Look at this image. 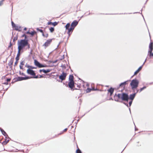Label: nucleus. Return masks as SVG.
I'll return each instance as SVG.
<instances>
[{
  "instance_id": "nucleus-1",
  "label": "nucleus",
  "mask_w": 153,
  "mask_h": 153,
  "mask_svg": "<svg viewBox=\"0 0 153 153\" xmlns=\"http://www.w3.org/2000/svg\"><path fill=\"white\" fill-rule=\"evenodd\" d=\"M117 97L119 99H121L123 101H128L129 99L128 95L126 93H123L122 94H118L117 95L115 94L114 96V100L115 101H118L119 100L118 99H116V97Z\"/></svg>"
},
{
  "instance_id": "nucleus-2",
  "label": "nucleus",
  "mask_w": 153,
  "mask_h": 153,
  "mask_svg": "<svg viewBox=\"0 0 153 153\" xmlns=\"http://www.w3.org/2000/svg\"><path fill=\"white\" fill-rule=\"evenodd\" d=\"M28 45V40H27L22 39L18 40V49L22 50Z\"/></svg>"
},
{
  "instance_id": "nucleus-3",
  "label": "nucleus",
  "mask_w": 153,
  "mask_h": 153,
  "mask_svg": "<svg viewBox=\"0 0 153 153\" xmlns=\"http://www.w3.org/2000/svg\"><path fill=\"white\" fill-rule=\"evenodd\" d=\"M139 81L136 79H133L130 84L132 89L134 90L137 88L139 84Z\"/></svg>"
},
{
  "instance_id": "nucleus-4",
  "label": "nucleus",
  "mask_w": 153,
  "mask_h": 153,
  "mask_svg": "<svg viewBox=\"0 0 153 153\" xmlns=\"http://www.w3.org/2000/svg\"><path fill=\"white\" fill-rule=\"evenodd\" d=\"M34 64L36 65L39 68L45 67V66L40 64L36 60H34Z\"/></svg>"
},
{
  "instance_id": "nucleus-5",
  "label": "nucleus",
  "mask_w": 153,
  "mask_h": 153,
  "mask_svg": "<svg viewBox=\"0 0 153 153\" xmlns=\"http://www.w3.org/2000/svg\"><path fill=\"white\" fill-rule=\"evenodd\" d=\"M34 64L36 65L39 68L45 67V66L40 64L36 60H34Z\"/></svg>"
},
{
  "instance_id": "nucleus-6",
  "label": "nucleus",
  "mask_w": 153,
  "mask_h": 153,
  "mask_svg": "<svg viewBox=\"0 0 153 153\" xmlns=\"http://www.w3.org/2000/svg\"><path fill=\"white\" fill-rule=\"evenodd\" d=\"M66 76L67 74L66 73L63 72L62 74L59 76V79H61L62 81H63L65 79Z\"/></svg>"
},
{
  "instance_id": "nucleus-7",
  "label": "nucleus",
  "mask_w": 153,
  "mask_h": 153,
  "mask_svg": "<svg viewBox=\"0 0 153 153\" xmlns=\"http://www.w3.org/2000/svg\"><path fill=\"white\" fill-rule=\"evenodd\" d=\"M52 40V39H49L47 40V41L43 45V46L45 47V48L50 45L51 42Z\"/></svg>"
},
{
  "instance_id": "nucleus-8",
  "label": "nucleus",
  "mask_w": 153,
  "mask_h": 153,
  "mask_svg": "<svg viewBox=\"0 0 153 153\" xmlns=\"http://www.w3.org/2000/svg\"><path fill=\"white\" fill-rule=\"evenodd\" d=\"M27 72L28 74L32 76H35L36 75V74L34 72V71L33 70L30 69H27Z\"/></svg>"
},
{
  "instance_id": "nucleus-9",
  "label": "nucleus",
  "mask_w": 153,
  "mask_h": 153,
  "mask_svg": "<svg viewBox=\"0 0 153 153\" xmlns=\"http://www.w3.org/2000/svg\"><path fill=\"white\" fill-rule=\"evenodd\" d=\"M74 81H70L68 83V86L71 89L73 88L74 86Z\"/></svg>"
},
{
  "instance_id": "nucleus-10",
  "label": "nucleus",
  "mask_w": 153,
  "mask_h": 153,
  "mask_svg": "<svg viewBox=\"0 0 153 153\" xmlns=\"http://www.w3.org/2000/svg\"><path fill=\"white\" fill-rule=\"evenodd\" d=\"M30 78V77L29 76H26L25 77H18L17 79L19 81H21L23 80L27 79Z\"/></svg>"
},
{
  "instance_id": "nucleus-11",
  "label": "nucleus",
  "mask_w": 153,
  "mask_h": 153,
  "mask_svg": "<svg viewBox=\"0 0 153 153\" xmlns=\"http://www.w3.org/2000/svg\"><path fill=\"white\" fill-rule=\"evenodd\" d=\"M78 23V22H77L74 21L71 23V26L74 28L77 25Z\"/></svg>"
},
{
  "instance_id": "nucleus-12",
  "label": "nucleus",
  "mask_w": 153,
  "mask_h": 153,
  "mask_svg": "<svg viewBox=\"0 0 153 153\" xmlns=\"http://www.w3.org/2000/svg\"><path fill=\"white\" fill-rule=\"evenodd\" d=\"M153 43L151 42L149 45V53H151V52H152L153 49Z\"/></svg>"
},
{
  "instance_id": "nucleus-13",
  "label": "nucleus",
  "mask_w": 153,
  "mask_h": 153,
  "mask_svg": "<svg viewBox=\"0 0 153 153\" xmlns=\"http://www.w3.org/2000/svg\"><path fill=\"white\" fill-rule=\"evenodd\" d=\"M74 28L71 26V27L68 29V34L69 35V36L70 35L71 32H72L73 30L74 29Z\"/></svg>"
},
{
  "instance_id": "nucleus-14",
  "label": "nucleus",
  "mask_w": 153,
  "mask_h": 153,
  "mask_svg": "<svg viewBox=\"0 0 153 153\" xmlns=\"http://www.w3.org/2000/svg\"><path fill=\"white\" fill-rule=\"evenodd\" d=\"M48 25H53L55 26L57 25L58 23L56 22H48Z\"/></svg>"
},
{
  "instance_id": "nucleus-15",
  "label": "nucleus",
  "mask_w": 153,
  "mask_h": 153,
  "mask_svg": "<svg viewBox=\"0 0 153 153\" xmlns=\"http://www.w3.org/2000/svg\"><path fill=\"white\" fill-rule=\"evenodd\" d=\"M13 27L15 28V29L16 30L20 31V29L21 27L19 26L15 25Z\"/></svg>"
},
{
  "instance_id": "nucleus-16",
  "label": "nucleus",
  "mask_w": 153,
  "mask_h": 153,
  "mask_svg": "<svg viewBox=\"0 0 153 153\" xmlns=\"http://www.w3.org/2000/svg\"><path fill=\"white\" fill-rule=\"evenodd\" d=\"M114 91V88H111L110 89L108 90V92H110V96H111L113 94Z\"/></svg>"
},
{
  "instance_id": "nucleus-17",
  "label": "nucleus",
  "mask_w": 153,
  "mask_h": 153,
  "mask_svg": "<svg viewBox=\"0 0 153 153\" xmlns=\"http://www.w3.org/2000/svg\"><path fill=\"white\" fill-rule=\"evenodd\" d=\"M13 59H11L8 63L9 66H10V67H12V65L13 62Z\"/></svg>"
},
{
  "instance_id": "nucleus-18",
  "label": "nucleus",
  "mask_w": 153,
  "mask_h": 153,
  "mask_svg": "<svg viewBox=\"0 0 153 153\" xmlns=\"http://www.w3.org/2000/svg\"><path fill=\"white\" fill-rule=\"evenodd\" d=\"M143 65L140 66L138 68V69L134 72V75L137 74L139 72V71L142 68Z\"/></svg>"
},
{
  "instance_id": "nucleus-19",
  "label": "nucleus",
  "mask_w": 153,
  "mask_h": 153,
  "mask_svg": "<svg viewBox=\"0 0 153 153\" xmlns=\"http://www.w3.org/2000/svg\"><path fill=\"white\" fill-rule=\"evenodd\" d=\"M51 71V70L50 69H47V70H45V69H43L42 72L45 74H47L49 72Z\"/></svg>"
},
{
  "instance_id": "nucleus-20",
  "label": "nucleus",
  "mask_w": 153,
  "mask_h": 153,
  "mask_svg": "<svg viewBox=\"0 0 153 153\" xmlns=\"http://www.w3.org/2000/svg\"><path fill=\"white\" fill-rule=\"evenodd\" d=\"M135 94H136L134 93V94L130 95V97H129V98L131 100H132L135 97Z\"/></svg>"
},
{
  "instance_id": "nucleus-21",
  "label": "nucleus",
  "mask_w": 153,
  "mask_h": 153,
  "mask_svg": "<svg viewBox=\"0 0 153 153\" xmlns=\"http://www.w3.org/2000/svg\"><path fill=\"white\" fill-rule=\"evenodd\" d=\"M70 81H74V76L72 75H70L69 78Z\"/></svg>"
},
{
  "instance_id": "nucleus-22",
  "label": "nucleus",
  "mask_w": 153,
  "mask_h": 153,
  "mask_svg": "<svg viewBox=\"0 0 153 153\" xmlns=\"http://www.w3.org/2000/svg\"><path fill=\"white\" fill-rule=\"evenodd\" d=\"M70 26V24L69 23H67L65 27L66 30H68L69 28V27Z\"/></svg>"
},
{
  "instance_id": "nucleus-23",
  "label": "nucleus",
  "mask_w": 153,
  "mask_h": 153,
  "mask_svg": "<svg viewBox=\"0 0 153 153\" xmlns=\"http://www.w3.org/2000/svg\"><path fill=\"white\" fill-rule=\"evenodd\" d=\"M126 81H125L121 83L120 85V86H123V85H125L126 83Z\"/></svg>"
},
{
  "instance_id": "nucleus-24",
  "label": "nucleus",
  "mask_w": 153,
  "mask_h": 153,
  "mask_svg": "<svg viewBox=\"0 0 153 153\" xmlns=\"http://www.w3.org/2000/svg\"><path fill=\"white\" fill-rule=\"evenodd\" d=\"M18 53H17V56H19V57L20 55V52H21V51L22 50L20 49H18Z\"/></svg>"
},
{
  "instance_id": "nucleus-25",
  "label": "nucleus",
  "mask_w": 153,
  "mask_h": 153,
  "mask_svg": "<svg viewBox=\"0 0 153 153\" xmlns=\"http://www.w3.org/2000/svg\"><path fill=\"white\" fill-rule=\"evenodd\" d=\"M49 30H50V31L51 33H52L54 31V28L53 27H51L50 28Z\"/></svg>"
},
{
  "instance_id": "nucleus-26",
  "label": "nucleus",
  "mask_w": 153,
  "mask_h": 153,
  "mask_svg": "<svg viewBox=\"0 0 153 153\" xmlns=\"http://www.w3.org/2000/svg\"><path fill=\"white\" fill-rule=\"evenodd\" d=\"M42 35L44 37H45L47 38L48 36V33H47L46 34H44V33H42Z\"/></svg>"
},
{
  "instance_id": "nucleus-27",
  "label": "nucleus",
  "mask_w": 153,
  "mask_h": 153,
  "mask_svg": "<svg viewBox=\"0 0 153 153\" xmlns=\"http://www.w3.org/2000/svg\"><path fill=\"white\" fill-rule=\"evenodd\" d=\"M36 30L37 31H39L40 32L42 33H43V30L42 29H40L39 28H36Z\"/></svg>"
},
{
  "instance_id": "nucleus-28",
  "label": "nucleus",
  "mask_w": 153,
  "mask_h": 153,
  "mask_svg": "<svg viewBox=\"0 0 153 153\" xmlns=\"http://www.w3.org/2000/svg\"><path fill=\"white\" fill-rule=\"evenodd\" d=\"M146 86H144L143 87L141 88L140 89V92H141L142 91H143V89L146 88Z\"/></svg>"
},
{
  "instance_id": "nucleus-29",
  "label": "nucleus",
  "mask_w": 153,
  "mask_h": 153,
  "mask_svg": "<svg viewBox=\"0 0 153 153\" xmlns=\"http://www.w3.org/2000/svg\"><path fill=\"white\" fill-rule=\"evenodd\" d=\"M76 153H82L81 152L79 149H78L76 150Z\"/></svg>"
},
{
  "instance_id": "nucleus-30",
  "label": "nucleus",
  "mask_w": 153,
  "mask_h": 153,
  "mask_svg": "<svg viewBox=\"0 0 153 153\" xmlns=\"http://www.w3.org/2000/svg\"><path fill=\"white\" fill-rule=\"evenodd\" d=\"M3 135L4 136L7 135L6 132L4 131L2 133Z\"/></svg>"
},
{
  "instance_id": "nucleus-31",
  "label": "nucleus",
  "mask_w": 153,
  "mask_h": 153,
  "mask_svg": "<svg viewBox=\"0 0 153 153\" xmlns=\"http://www.w3.org/2000/svg\"><path fill=\"white\" fill-rule=\"evenodd\" d=\"M91 89H89V88H88L87 90H86V92H90L91 91Z\"/></svg>"
},
{
  "instance_id": "nucleus-32",
  "label": "nucleus",
  "mask_w": 153,
  "mask_h": 153,
  "mask_svg": "<svg viewBox=\"0 0 153 153\" xmlns=\"http://www.w3.org/2000/svg\"><path fill=\"white\" fill-rule=\"evenodd\" d=\"M30 77V78H39L38 76H33V77Z\"/></svg>"
},
{
  "instance_id": "nucleus-33",
  "label": "nucleus",
  "mask_w": 153,
  "mask_h": 153,
  "mask_svg": "<svg viewBox=\"0 0 153 153\" xmlns=\"http://www.w3.org/2000/svg\"><path fill=\"white\" fill-rule=\"evenodd\" d=\"M28 68H31V69H33L34 68V67H33L32 66H28L27 67Z\"/></svg>"
},
{
  "instance_id": "nucleus-34",
  "label": "nucleus",
  "mask_w": 153,
  "mask_h": 153,
  "mask_svg": "<svg viewBox=\"0 0 153 153\" xmlns=\"http://www.w3.org/2000/svg\"><path fill=\"white\" fill-rule=\"evenodd\" d=\"M16 59L17 61H18L19 59V57L16 56Z\"/></svg>"
},
{
  "instance_id": "nucleus-35",
  "label": "nucleus",
  "mask_w": 153,
  "mask_h": 153,
  "mask_svg": "<svg viewBox=\"0 0 153 153\" xmlns=\"http://www.w3.org/2000/svg\"><path fill=\"white\" fill-rule=\"evenodd\" d=\"M132 102V100H131V101H130V102H129V105L130 106H131V105Z\"/></svg>"
},
{
  "instance_id": "nucleus-36",
  "label": "nucleus",
  "mask_w": 153,
  "mask_h": 153,
  "mask_svg": "<svg viewBox=\"0 0 153 153\" xmlns=\"http://www.w3.org/2000/svg\"><path fill=\"white\" fill-rule=\"evenodd\" d=\"M17 37H15L13 39V41H14L15 40H17Z\"/></svg>"
},
{
  "instance_id": "nucleus-37",
  "label": "nucleus",
  "mask_w": 153,
  "mask_h": 153,
  "mask_svg": "<svg viewBox=\"0 0 153 153\" xmlns=\"http://www.w3.org/2000/svg\"><path fill=\"white\" fill-rule=\"evenodd\" d=\"M150 53V56H153V53H152V52H151V53Z\"/></svg>"
},
{
  "instance_id": "nucleus-38",
  "label": "nucleus",
  "mask_w": 153,
  "mask_h": 153,
  "mask_svg": "<svg viewBox=\"0 0 153 153\" xmlns=\"http://www.w3.org/2000/svg\"><path fill=\"white\" fill-rule=\"evenodd\" d=\"M34 32H30V34L31 35H33L34 34Z\"/></svg>"
},
{
  "instance_id": "nucleus-39",
  "label": "nucleus",
  "mask_w": 153,
  "mask_h": 153,
  "mask_svg": "<svg viewBox=\"0 0 153 153\" xmlns=\"http://www.w3.org/2000/svg\"><path fill=\"white\" fill-rule=\"evenodd\" d=\"M12 25L13 27L15 25L13 23V22L12 21Z\"/></svg>"
},
{
  "instance_id": "nucleus-40",
  "label": "nucleus",
  "mask_w": 153,
  "mask_h": 153,
  "mask_svg": "<svg viewBox=\"0 0 153 153\" xmlns=\"http://www.w3.org/2000/svg\"><path fill=\"white\" fill-rule=\"evenodd\" d=\"M20 64L22 65H24V61H22L20 63Z\"/></svg>"
},
{
  "instance_id": "nucleus-41",
  "label": "nucleus",
  "mask_w": 153,
  "mask_h": 153,
  "mask_svg": "<svg viewBox=\"0 0 153 153\" xmlns=\"http://www.w3.org/2000/svg\"><path fill=\"white\" fill-rule=\"evenodd\" d=\"M17 63H18V61H16V62H15V63H14V66L16 65L17 64Z\"/></svg>"
},
{
  "instance_id": "nucleus-42",
  "label": "nucleus",
  "mask_w": 153,
  "mask_h": 153,
  "mask_svg": "<svg viewBox=\"0 0 153 153\" xmlns=\"http://www.w3.org/2000/svg\"><path fill=\"white\" fill-rule=\"evenodd\" d=\"M3 4V2L1 1H0V6L2 5Z\"/></svg>"
},
{
  "instance_id": "nucleus-43",
  "label": "nucleus",
  "mask_w": 153,
  "mask_h": 153,
  "mask_svg": "<svg viewBox=\"0 0 153 153\" xmlns=\"http://www.w3.org/2000/svg\"><path fill=\"white\" fill-rule=\"evenodd\" d=\"M0 129L1 131V132L2 133L4 131L2 128H0Z\"/></svg>"
},
{
  "instance_id": "nucleus-44",
  "label": "nucleus",
  "mask_w": 153,
  "mask_h": 153,
  "mask_svg": "<svg viewBox=\"0 0 153 153\" xmlns=\"http://www.w3.org/2000/svg\"><path fill=\"white\" fill-rule=\"evenodd\" d=\"M0 129L1 131V132L2 133L4 131L2 128H0Z\"/></svg>"
},
{
  "instance_id": "nucleus-45",
  "label": "nucleus",
  "mask_w": 153,
  "mask_h": 153,
  "mask_svg": "<svg viewBox=\"0 0 153 153\" xmlns=\"http://www.w3.org/2000/svg\"><path fill=\"white\" fill-rule=\"evenodd\" d=\"M27 48H30V44H28V45H27Z\"/></svg>"
},
{
  "instance_id": "nucleus-46",
  "label": "nucleus",
  "mask_w": 153,
  "mask_h": 153,
  "mask_svg": "<svg viewBox=\"0 0 153 153\" xmlns=\"http://www.w3.org/2000/svg\"><path fill=\"white\" fill-rule=\"evenodd\" d=\"M11 45H12V44H11V42H10V45L8 47L9 48L10 47H11Z\"/></svg>"
},
{
  "instance_id": "nucleus-47",
  "label": "nucleus",
  "mask_w": 153,
  "mask_h": 153,
  "mask_svg": "<svg viewBox=\"0 0 153 153\" xmlns=\"http://www.w3.org/2000/svg\"><path fill=\"white\" fill-rule=\"evenodd\" d=\"M10 79H7V82H9V81H10Z\"/></svg>"
},
{
  "instance_id": "nucleus-48",
  "label": "nucleus",
  "mask_w": 153,
  "mask_h": 153,
  "mask_svg": "<svg viewBox=\"0 0 153 153\" xmlns=\"http://www.w3.org/2000/svg\"><path fill=\"white\" fill-rule=\"evenodd\" d=\"M67 130V128H65V129H64V131H66Z\"/></svg>"
},
{
  "instance_id": "nucleus-49",
  "label": "nucleus",
  "mask_w": 153,
  "mask_h": 153,
  "mask_svg": "<svg viewBox=\"0 0 153 153\" xmlns=\"http://www.w3.org/2000/svg\"><path fill=\"white\" fill-rule=\"evenodd\" d=\"M19 67H20V68L21 69H22V66H21L20 65L19 66Z\"/></svg>"
},
{
  "instance_id": "nucleus-50",
  "label": "nucleus",
  "mask_w": 153,
  "mask_h": 153,
  "mask_svg": "<svg viewBox=\"0 0 153 153\" xmlns=\"http://www.w3.org/2000/svg\"><path fill=\"white\" fill-rule=\"evenodd\" d=\"M42 70H43V69H40V70H39V72H42Z\"/></svg>"
},
{
  "instance_id": "nucleus-51",
  "label": "nucleus",
  "mask_w": 153,
  "mask_h": 153,
  "mask_svg": "<svg viewBox=\"0 0 153 153\" xmlns=\"http://www.w3.org/2000/svg\"><path fill=\"white\" fill-rule=\"evenodd\" d=\"M43 76L42 75H40V77H39V78H42V77H43Z\"/></svg>"
},
{
  "instance_id": "nucleus-52",
  "label": "nucleus",
  "mask_w": 153,
  "mask_h": 153,
  "mask_svg": "<svg viewBox=\"0 0 153 153\" xmlns=\"http://www.w3.org/2000/svg\"><path fill=\"white\" fill-rule=\"evenodd\" d=\"M27 34H30V32H29V31H28V32H27Z\"/></svg>"
},
{
  "instance_id": "nucleus-53",
  "label": "nucleus",
  "mask_w": 153,
  "mask_h": 153,
  "mask_svg": "<svg viewBox=\"0 0 153 153\" xmlns=\"http://www.w3.org/2000/svg\"><path fill=\"white\" fill-rule=\"evenodd\" d=\"M27 28H26V27H25L24 28V30H27Z\"/></svg>"
},
{
  "instance_id": "nucleus-54",
  "label": "nucleus",
  "mask_w": 153,
  "mask_h": 153,
  "mask_svg": "<svg viewBox=\"0 0 153 153\" xmlns=\"http://www.w3.org/2000/svg\"><path fill=\"white\" fill-rule=\"evenodd\" d=\"M124 104L126 105L127 106V107H128V105L127 104H126V103H124Z\"/></svg>"
},
{
  "instance_id": "nucleus-55",
  "label": "nucleus",
  "mask_w": 153,
  "mask_h": 153,
  "mask_svg": "<svg viewBox=\"0 0 153 153\" xmlns=\"http://www.w3.org/2000/svg\"><path fill=\"white\" fill-rule=\"evenodd\" d=\"M146 59L145 60V61L144 62V63H143V65L146 62Z\"/></svg>"
},
{
  "instance_id": "nucleus-56",
  "label": "nucleus",
  "mask_w": 153,
  "mask_h": 153,
  "mask_svg": "<svg viewBox=\"0 0 153 153\" xmlns=\"http://www.w3.org/2000/svg\"><path fill=\"white\" fill-rule=\"evenodd\" d=\"M4 1V0H2L1 1H2V2Z\"/></svg>"
},
{
  "instance_id": "nucleus-57",
  "label": "nucleus",
  "mask_w": 153,
  "mask_h": 153,
  "mask_svg": "<svg viewBox=\"0 0 153 153\" xmlns=\"http://www.w3.org/2000/svg\"><path fill=\"white\" fill-rule=\"evenodd\" d=\"M153 83V82H152V83H150V84H152Z\"/></svg>"
},
{
  "instance_id": "nucleus-58",
  "label": "nucleus",
  "mask_w": 153,
  "mask_h": 153,
  "mask_svg": "<svg viewBox=\"0 0 153 153\" xmlns=\"http://www.w3.org/2000/svg\"><path fill=\"white\" fill-rule=\"evenodd\" d=\"M25 39L26 38V35H25Z\"/></svg>"
},
{
  "instance_id": "nucleus-59",
  "label": "nucleus",
  "mask_w": 153,
  "mask_h": 153,
  "mask_svg": "<svg viewBox=\"0 0 153 153\" xmlns=\"http://www.w3.org/2000/svg\"><path fill=\"white\" fill-rule=\"evenodd\" d=\"M8 142V140L7 141V142L6 143H7Z\"/></svg>"
},
{
  "instance_id": "nucleus-60",
  "label": "nucleus",
  "mask_w": 153,
  "mask_h": 153,
  "mask_svg": "<svg viewBox=\"0 0 153 153\" xmlns=\"http://www.w3.org/2000/svg\"><path fill=\"white\" fill-rule=\"evenodd\" d=\"M22 75H24V74H23V73H22Z\"/></svg>"
},
{
  "instance_id": "nucleus-61",
  "label": "nucleus",
  "mask_w": 153,
  "mask_h": 153,
  "mask_svg": "<svg viewBox=\"0 0 153 153\" xmlns=\"http://www.w3.org/2000/svg\"><path fill=\"white\" fill-rule=\"evenodd\" d=\"M55 61H54V62H53V63H55Z\"/></svg>"
},
{
  "instance_id": "nucleus-62",
  "label": "nucleus",
  "mask_w": 153,
  "mask_h": 153,
  "mask_svg": "<svg viewBox=\"0 0 153 153\" xmlns=\"http://www.w3.org/2000/svg\"><path fill=\"white\" fill-rule=\"evenodd\" d=\"M55 61H54V62H53V63H55Z\"/></svg>"
},
{
  "instance_id": "nucleus-63",
  "label": "nucleus",
  "mask_w": 153,
  "mask_h": 153,
  "mask_svg": "<svg viewBox=\"0 0 153 153\" xmlns=\"http://www.w3.org/2000/svg\"><path fill=\"white\" fill-rule=\"evenodd\" d=\"M111 99L112 100H113V99H112V98H111Z\"/></svg>"
},
{
  "instance_id": "nucleus-64",
  "label": "nucleus",
  "mask_w": 153,
  "mask_h": 153,
  "mask_svg": "<svg viewBox=\"0 0 153 153\" xmlns=\"http://www.w3.org/2000/svg\"><path fill=\"white\" fill-rule=\"evenodd\" d=\"M135 130H136V128H135Z\"/></svg>"
}]
</instances>
